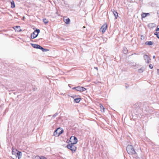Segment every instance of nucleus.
Listing matches in <instances>:
<instances>
[{"label": "nucleus", "instance_id": "f704fd0d", "mask_svg": "<svg viewBox=\"0 0 159 159\" xmlns=\"http://www.w3.org/2000/svg\"><path fill=\"white\" fill-rule=\"evenodd\" d=\"M48 116H51V115H49Z\"/></svg>", "mask_w": 159, "mask_h": 159}, {"label": "nucleus", "instance_id": "6ab92c4d", "mask_svg": "<svg viewBox=\"0 0 159 159\" xmlns=\"http://www.w3.org/2000/svg\"><path fill=\"white\" fill-rule=\"evenodd\" d=\"M43 21L44 22V24L46 25L47 24L48 22V20H47V19H46V18L43 19Z\"/></svg>", "mask_w": 159, "mask_h": 159}, {"label": "nucleus", "instance_id": "f8f14e48", "mask_svg": "<svg viewBox=\"0 0 159 159\" xmlns=\"http://www.w3.org/2000/svg\"><path fill=\"white\" fill-rule=\"evenodd\" d=\"M148 15H149V13H142L141 14V16L142 18H145Z\"/></svg>", "mask_w": 159, "mask_h": 159}, {"label": "nucleus", "instance_id": "9d476101", "mask_svg": "<svg viewBox=\"0 0 159 159\" xmlns=\"http://www.w3.org/2000/svg\"><path fill=\"white\" fill-rule=\"evenodd\" d=\"M111 11H112L114 15L115 18L117 19L118 16V14L116 11H115L114 9L111 10Z\"/></svg>", "mask_w": 159, "mask_h": 159}, {"label": "nucleus", "instance_id": "20e7f679", "mask_svg": "<svg viewBox=\"0 0 159 159\" xmlns=\"http://www.w3.org/2000/svg\"><path fill=\"white\" fill-rule=\"evenodd\" d=\"M70 141L73 144H75L78 142L77 138L75 136H71L70 138Z\"/></svg>", "mask_w": 159, "mask_h": 159}, {"label": "nucleus", "instance_id": "412c9836", "mask_svg": "<svg viewBox=\"0 0 159 159\" xmlns=\"http://www.w3.org/2000/svg\"><path fill=\"white\" fill-rule=\"evenodd\" d=\"M144 70V69L143 68H141L139 69L138 70V72L139 73H142L143 71Z\"/></svg>", "mask_w": 159, "mask_h": 159}, {"label": "nucleus", "instance_id": "9b49d317", "mask_svg": "<svg viewBox=\"0 0 159 159\" xmlns=\"http://www.w3.org/2000/svg\"><path fill=\"white\" fill-rule=\"evenodd\" d=\"M60 129V128H58L56 130H55L53 133V135L56 136H58L59 135H58V131Z\"/></svg>", "mask_w": 159, "mask_h": 159}, {"label": "nucleus", "instance_id": "c85d7f7f", "mask_svg": "<svg viewBox=\"0 0 159 159\" xmlns=\"http://www.w3.org/2000/svg\"><path fill=\"white\" fill-rule=\"evenodd\" d=\"M125 51H124V52L125 53L126 52H127V50H126V48H124V50H125Z\"/></svg>", "mask_w": 159, "mask_h": 159}, {"label": "nucleus", "instance_id": "aec40b11", "mask_svg": "<svg viewBox=\"0 0 159 159\" xmlns=\"http://www.w3.org/2000/svg\"><path fill=\"white\" fill-rule=\"evenodd\" d=\"M40 49L43 52H46L49 51L48 49L44 48L42 47H41Z\"/></svg>", "mask_w": 159, "mask_h": 159}, {"label": "nucleus", "instance_id": "dca6fc26", "mask_svg": "<svg viewBox=\"0 0 159 159\" xmlns=\"http://www.w3.org/2000/svg\"><path fill=\"white\" fill-rule=\"evenodd\" d=\"M81 98H78L74 99V102L76 103H79L80 101Z\"/></svg>", "mask_w": 159, "mask_h": 159}, {"label": "nucleus", "instance_id": "423d86ee", "mask_svg": "<svg viewBox=\"0 0 159 159\" xmlns=\"http://www.w3.org/2000/svg\"><path fill=\"white\" fill-rule=\"evenodd\" d=\"M16 154L15 155V159H20L21 156V153L17 150H16Z\"/></svg>", "mask_w": 159, "mask_h": 159}, {"label": "nucleus", "instance_id": "2f4dec72", "mask_svg": "<svg viewBox=\"0 0 159 159\" xmlns=\"http://www.w3.org/2000/svg\"><path fill=\"white\" fill-rule=\"evenodd\" d=\"M157 33H158L156 32L154 33V34L156 35L157 36Z\"/></svg>", "mask_w": 159, "mask_h": 159}, {"label": "nucleus", "instance_id": "1a4fd4ad", "mask_svg": "<svg viewBox=\"0 0 159 159\" xmlns=\"http://www.w3.org/2000/svg\"><path fill=\"white\" fill-rule=\"evenodd\" d=\"M31 45L32 46L33 48H38V49H40L41 47L38 44H34L31 43Z\"/></svg>", "mask_w": 159, "mask_h": 159}, {"label": "nucleus", "instance_id": "ddd939ff", "mask_svg": "<svg viewBox=\"0 0 159 159\" xmlns=\"http://www.w3.org/2000/svg\"><path fill=\"white\" fill-rule=\"evenodd\" d=\"M153 42L152 41H146L145 43V44H147V45H152L153 44Z\"/></svg>", "mask_w": 159, "mask_h": 159}, {"label": "nucleus", "instance_id": "bb28decb", "mask_svg": "<svg viewBox=\"0 0 159 159\" xmlns=\"http://www.w3.org/2000/svg\"><path fill=\"white\" fill-rule=\"evenodd\" d=\"M159 30V26H158L157 27V28L156 30V32H157Z\"/></svg>", "mask_w": 159, "mask_h": 159}, {"label": "nucleus", "instance_id": "f3484780", "mask_svg": "<svg viewBox=\"0 0 159 159\" xmlns=\"http://www.w3.org/2000/svg\"><path fill=\"white\" fill-rule=\"evenodd\" d=\"M11 8H13L15 7V4L14 1L13 0H12V1L11 2Z\"/></svg>", "mask_w": 159, "mask_h": 159}, {"label": "nucleus", "instance_id": "72a5a7b5", "mask_svg": "<svg viewBox=\"0 0 159 159\" xmlns=\"http://www.w3.org/2000/svg\"><path fill=\"white\" fill-rule=\"evenodd\" d=\"M85 26H84L83 27V28H85Z\"/></svg>", "mask_w": 159, "mask_h": 159}, {"label": "nucleus", "instance_id": "473e14b6", "mask_svg": "<svg viewBox=\"0 0 159 159\" xmlns=\"http://www.w3.org/2000/svg\"><path fill=\"white\" fill-rule=\"evenodd\" d=\"M155 58V56H153V58Z\"/></svg>", "mask_w": 159, "mask_h": 159}, {"label": "nucleus", "instance_id": "cd10ccee", "mask_svg": "<svg viewBox=\"0 0 159 159\" xmlns=\"http://www.w3.org/2000/svg\"><path fill=\"white\" fill-rule=\"evenodd\" d=\"M157 34V37L159 39V32Z\"/></svg>", "mask_w": 159, "mask_h": 159}, {"label": "nucleus", "instance_id": "393cba45", "mask_svg": "<svg viewBox=\"0 0 159 159\" xmlns=\"http://www.w3.org/2000/svg\"><path fill=\"white\" fill-rule=\"evenodd\" d=\"M16 152L15 151H14L13 150L12 151V154L13 155H15L16 154Z\"/></svg>", "mask_w": 159, "mask_h": 159}, {"label": "nucleus", "instance_id": "4468645a", "mask_svg": "<svg viewBox=\"0 0 159 159\" xmlns=\"http://www.w3.org/2000/svg\"><path fill=\"white\" fill-rule=\"evenodd\" d=\"M64 22L66 24H69L70 22V20L68 18L66 19H64Z\"/></svg>", "mask_w": 159, "mask_h": 159}, {"label": "nucleus", "instance_id": "6e6552de", "mask_svg": "<svg viewBox=\"0 0 159 159\" xmlns=\"http://www.w3.org/2000/svg\"><path fill=\"white\" fill-rule=\"evenodd\" d=\"M144 59L146 62L148 63L150 62V59L149 57L147 55H145L143 56Z\"/></svg>", "mask_w": 159, "mask_h": 159}, {"label": "nucleus", "instance_id": "7ed1b4c3", "mask_svg": "<svg viewBox=\"0 0 159 159\" xmlns=\"http://www.w3.org/2000/svg\"><path fill=\"white\" fill-rule=\"evenodd\" d=\"M40 32V30L37 29L31 34V37L32 39H34L36 38L38 35L39 33Z\"/></svg>", "mask_w": 159, "mask_h": 159}, {"label": "nucleus", "instance_id": "b1692460", "mask_svg": "<svg viewBox=\"0 0 159 159\" xmlns=\"http://www.w3.org/2000/svg\"><path fill=\"white\" fill-rule=\"evenodd\" d=\"M58 114V113H55L53 115V118L55 117L56 116H57V115Z\"/></svg>", "mask_w": 159, "mask_h": 159}, {"label": "nucleus", "instance_id": "7c9ffc66", "mask_svg": "<svg viewBox=\"0 0 159 159\" xmlns=\"http://www.w3.org/2000/svg\"><path fill=\"white\" fill-rule=\"evenodd\" d=\"M94 68L95 69H96L97 70H98V67H94Z\"/></svg>", "mask_w": 159, "mask_h": 159}, {"label": "nucleus", "instance_id": "39448f33", "mask_svg": "<svg viewBox=\"0 0 159 159\" xmlns=\"http://www.w3.org/2000/svg\"><path fill=\"white\" fill-rule=\"evenodd\" d=\"M73 89H75L76 90L80 92H83L85 91L86 89L83 87L77 86V87H74Z\"/></svg>", "mask_w": 159, "mask_h": 159}, {"label": "nucleus", "instance_id": "c756f323", "mask_svg": "<svg viewBox=\"0 0 159 159\" xmlns=\"http://www.w3.org/2000/svg\"><path fill=\"white\" fill-rule=\"evenodd\" d=\"M157 74L158 75H159V69H157Z\"/></svg>", "mask_w": 159, "mask_h": 159}, {"label": "nucleus", "instance_id": "4be33fe9", "mask_svg": "<svg viewBox=\"0 0 159 159\" xmlns=\"http://www.w3.org/2000/svg\"><path fill=\"white\" fill-rule=\"evenodd\" d=\"M136 65V63H133L131 64V66L132 67L135 66Z\"/></svg>", "mask_w": 159, "mask_h": 159}, {"label": "nucleus", "instance_id": "2eb2a0df", "mask_svg": "<svg viewBox=\"0 0 159 159\" xmlns=\"http://www.w3.org/2000/svg\"><path fill=\"white\" fill-rule=\"evenodd\" d=\"M15 29L17 31H20L21 30L20 29V26H16L15 27Z\"/></svg>", "mask_w": 159, "mask_h": 159}, {"label": "nucleus", "instance_id": "f257e3e1", "mask_svg": "<svg viewBox=\"0 0 159 159\" xmlns=\"http://www.w3.org/2000/svg\"><path fill=\"white\" fill-rule=\"evenodd\" d=\"M126 150L128 153L130 155H133L136 154L133 147L131 145H128L126 147Z\"/></svg>", "mask_w": 159, "mask_h": 159}, {"label": "nucleus", "instance_id": "a211bd4d", "mask_svg": "<svg viewBox=\"0 0 159 159\" xmlns=\"http://www.w3.org/2000/svg\"><path fill=\"white\" fill-rule=\"evenodd\" d=\"M100 110L102 112H104L105 108L102 105H101L100 106Z\"/></svg>", "mask_w": 159, "mask_h": 159}, {"label": "nucleus", "instance_id": "f03ea898", "mask_svg": "<svg viewBox=\"0 0 159 159\" xmlns=\"http://www.w3.org/2000/svg\"><path fill=\"white\" fill-rule=\"evenodd\" d=\"M74 144L71 143L67 146V148L73 152H75L76 149V147L74 145Z\"/></svg>", "mask_w": 159, "mask_h": 159}, {"label": "nucleus", "instance_id": "5701e85b", "mask_svg": "<svg viewBox=\"0 0 159 159\" xmlns=\"http://www.w3.org/2000/svg\"><path fill=\"white\" fill-rule=\"evenodd\" d=\"M63 132V130H62L61 131H60L58 132V135H60Z\"/></svg>", "mask_w": 159, "mask_h": 159}, {"label": "nucleus", "instance_id": "0eeeda50", "mask_svg": "<svg viewBox=\"0 0 159 159\" xmlns=\"http://www.w3.org/2000/svg\"><path fill=\"white\" fill-rule=\"evenodd\" d=\"M107 27V24H105L103 25L101 28V30H102V33H104L106 30Z\"/></svg>", "mask_w": 159, "mask_h": 159}, {"label": "nucleus", "instance_id": "a878e982", "mask_svg": "<svg viewBox=\"0 0 159 159\" xmlns=\"http://www.w3.org/2000/svg\"><path fill=\"white\" fill-rule=\"evenodd\" d=\"M149 67L151 69H152L153 68V66L152 64H150L149 66Z\"/></svg>", "mask_w": 159, "mask_h": 159}]
</instances>
